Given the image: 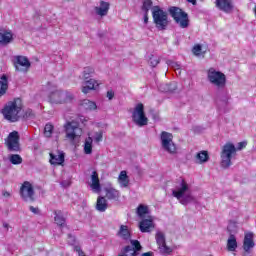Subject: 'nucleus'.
<instances>
[{"instance_id":"nucleus-9","label":"nucleus","mask_w":256,"mask_h":256,"mask_svg":"<svg viewBox=\"0 0 256 256\" xmlns=\"http://www.w3.org/2000/svg\"><path fill=\"white\" fill-rule=\"evenodd\" d=\"M20 197L24 201H35V188H33V184L29 181H24L20 187Z\"/></svg>"},{"instance_id":"nucleus-36","label":"nucleus","mask_w":256,"mask_h":256,"mask_svg":"<svg viewBox=\"0 0 256 256\" xmlns=\"http://www.w3.org/2000/svg\"><path fill=\"white\" fill-rule=\"evenodd\" d=\"M55 126L51 123H47L44 127V137H52Z\"/></svg>"},{"instance_id":"nucleus-42","label":"nucleus","mask_w":256,"mask_h":256,"mask_svg":"<svg viewBox=\"0 0 256 256\" xmlns=\"http://www.w3.org/2000/svg\"><path fill=\"white\" fill-rule=\"evenodd\" d=\"M149 63L151 65V67H156L159 65V59H157V58H155V56L151 55Z\"/></svg>"},{"instance_id":"nucleus-32","label":"nucleus","mask_w":256,"mask_h":256,"mask_svg":"<svg viewBox=\"0 0 256 256\" xmlns=\"http://www.w3.org/2000/svg\"><path fill=\"white\" fill-rule=\"evenodd\" d=\"M84 153L86 155H91L93 153V138H86L84 143Z\"/></svg>"},{"instance_id":"nucleus-3","label":"nucleus","mask_w":256,"mask_h":256,"mask_svg":"<svg viewBox=\"0 0 256 256\" xmlns=\"http://www.w3.org/2000/svg\"><path fill=\"white\" fill-rule=\"evenodd\" d=\"M73 94L69 91H63V90H54L48 94V102L51 103V105H63L65 103H72Z\"/></svg>"},{"instance_id":"nucleus-40","label":"nucleus","mask_w":256,"mask_h":256,"mask_svg":"<svg viewBox=\"0 0 256 256\" xmlns=\"http://www.w3.org/2000/svg\"><path fill=\"white\" fill-rule=\"evenodd\" d=\"M22 117L23 119H34L35 112L31 109H27L26 111H24Z\"/></svg>"},{"instance_id":"nucleus-31","label":"nucleus","mask_w":256,"mask_h":256,"mask_svg":"<svg viewBox=\"0 0 256 256\" xmlns=\"http://www.w3.org/2000/svg\"><path fill=\"white\" fill-rule=\"evenodd\" d=\"M130 243L133 247L132 251H130V256H137V252L143 249V246H141V242H139V240H130Z\"/></svg>"},{"instance_id":"nucleus-35","label":"nucleus","mask_w":256,"mask_h":256,"mask_svg":"<svg viewBox=\"0 0 256 256\" xmlns=\"http://www.w3.org/2000/svg\"><path fill=\"white\" fill-rule=\"evenodd\" d=\"M192 53L196 57H201V55H205V51H203V46H201V44L194 45L192 48Z\"/></svg>"},{"instance_id":"nucleus-43","label":"nucleus","mask_w":256,"mask_h":256,"mask_svg":"<svg viewBox=\"0 0 256 256\" xmlns=\"http://www.w3.org/2000/svg\"><path fill=\"white\" fill-rule=\"evenodd\" d=\"M101 141H103V132H97L95 137V142L101 143Z\"/></svg>"},{"instance_id":"nucleus-34","label":"nucleus","mask_w":256,"mask_h":256,"mask_svg":"<svg viewBox=\"0 0 256 256\" xmlns=\"http://www.w3.org/2000/svg\"><path fill=\"white\" fill-rule=\"evenodd\" d=\"M95 73V69L93 67H85L83 71V79L84 81H89L92 79L91 76Z\"/></svg>"},{"instance_id":"nucleus-7","label":"nucleus","mask_w":256,"mask_h":256,"mask_svg":"<svg viewBox=\"0 0 256 256\" xmlns=\"http://www.w3.org/2000/svg\"><path fill=\"white\" fill-rule=\"evenodd\" d=\"M132 121L138 127H145L149 123V119L145 116V106L143 103H138L132 113Z\"/></svg>"},{"instance_id":"nucleus-17","label":"nucleus","mask_w":256,"mask_h":256,"mask_svg":"<svg viewBox=\"0 0 256 256\" xmlns=\"http://www.w3.org/2000/svg\"><path fill=\"white\" fill-rule=\"evenodd\" d=\"M187 191H189V184H187L185 180H182L180 183V188H178L177 190H173L172 195L179 201L183 199Z\"/></svg>"},{"instance_id":"nucleus-18","label":"nucleus","mask_w":256,"mask_h":256,"mask_svg":"<svg viewBox=\"0 0 256 256\" xmlns=\"http://www.w3.org/2000/svg\"><path fill=\"white\" fill-rule=\"evenodd\" d=\"M253 247H255V242L253 241V233H246L244 236L243 249L246 253H249Z\"/></svg>"},{"instance_id":"nucleus-46","label":"nucleus","mask_w":256,"mask_h":256,"mask_svg":"<svg viewBox=\"0 0 256 256\" xmlns=\"http://www.w3.org/2000/svg\"><path fill=\"white\" fill-rule=\"evenodd\" d=\"M29 209H30L31 213H34V215H39V209L38 208L30 206Z\"/></svg>"},{"instance_id":"nucleus-38","label":"nucleus","mask_w":256,"mask_h":256,"mask_svg":"<svg viewBox=\"0 0 256 256\" xmlns=\"http://www.w3.org/2000/svg\"><path fill=\"white\" fill-rule=\"evenodd\" d=\"M10 162L12 165H21L23 163V158L18 154H12L10 156Z\"/></svg>"},{"instance_id":"nucleus-11","label":"nucleus","mask_w":256,"mask_h":256,"mask_svg":"<svg viewBox=\"0 0 256 256\" xmlns=\"http://www.w3.org/2000/svg\"><path fill=\"white\" fill-rule=\"evenodd\" d=\"M14 67L16 71H20L21 73H27L31 68V62L28 57L25 56H16Z\"/></svg>"},{"instance_id":"nucleus-13","label":"nucleus","mask_w":256,"mask_h":256,"mask_svg":"<svg viewBox=\"0 0 256 256\" xmlns=\"http://www.w3.org/2000/svg\"><path fill=\"white\" fill-rule=\"evenodd\" d=\"M6 147L9 151H20L19 146V132L13 131L11 132L6 140Z\"/></svg>"},{"instance_id":"nucleus-22","label":"nucleus","mask_w":256,"mask_h":256,"mask_svg":"<svg viewBox=\"0 0 256 256\" xmlns=\"http://www.w3.org/2000/svg\"><path fill=\"white\" fill-rule=\"evenodd\" d=\"M105 193V197L109 201H119V197H121V193L115 188H106Z\"/></svg>"},{"instance_id":"nucleus-28","label":"nucleus","mask_w":256,"mask_h":256,"mask_svg":"<svg viewBox=\"0 0 256 256\" xmlns=\"http://www.w3.org/2000/svg\"><path fill=\"white\" fill-rule=\"evenodd\" d=\"M81 107H83L86 111H95L97 109V104L94 101L89 99H84L80 103Z\"/></svg>"},{"instance_id":"nucleus-16","label":"nucleus","mask_w":256,"mask_h":256,"mask_svg":"<svg viewBox=\"0 0 256 256\" xmlns=\"http://www.w3.org/2000/svg\"><path fill=\"white\" fill-rule=\"evenodd\" d=\"M153 229H155V223L153 222V218H145L139 222V230L141 231V233H151Z\"/></svg>"},{"instance_id":"nucleus-24","label":"nucleus","mask_w":256,"mask_h":256,"mask_svg":"<svg viewBox=\"0 0 256 256\" xmlns=\"http://www.w3.org/2000/svg\"><path fill=\"white\" fill-rule=\"evenodd\" d=\"M9 89V77L6 74H3L0 77V97H3Z\"/></svg>"},{"instance_id":"nucleus-26","label":"nucleus","mask_w":256,"mask_h":256,"mask_svg":"<svg viewBox=\"0 0 256 256\" xmlns=\"http://www.w3.org/2000/svg\"><path fill=\"white\" fill-rule=\"evenodd\" d=\"M109 204L107 203V199L103 196H98L96 201V211L100 213H105L106 209H108Z\"/></svg>"},{"instance_id":"nucleus-19","label":"nucleus","mask_w":256,"mask_h":256,"mask_svg":"<svg viewBox=\"0 0 256 256\" xmlns=\"http://www.w3.org/2000/svg\"><path fill=\"white\" fill-rule=\"evenodd\" d=\"M109 7H111V4H109V2L101 1L100 6H96L94 8L96 15H99L100 17H105V15L109 13Z\"/></svg>"},{"instance_id":"nucleus-39","label":"nucleus","mask_w":256,"mask_h":256,"mask_svg":"<svg viewBox=\"0 0 256 256\" xmlns=\"http://www.w3.org/2000/svg\"><path fill=\"white\" fill-rule=\"evenodd\" d=\"M153 7V1L152 0H145L142 5V11L144 13H149L151 8Z\"/></svg>"},{"instance_id":"nucleus-5","label":"nucleus","mask_w":256,"mask_h":256,"mask_svg":"<svg viewBox=\"0 0 256 256\" xmlns=\"http://www.w3.org/2000/svg\"><path fill=\"white\" fill-rule=\"evenodd\" d=\"M172 19L179 25L181 29H187L189 27V14L183 11V9L172 6L168 9Z\"/></svg>"},{"instance_id":"nucleus-49","label":"nucleus","mask_w":256,"mask_h":256,"mask_svg":"<svg viewBox=\"0 0 256 256\" xmlns=\"http://www.w3.org/2000/svg\"><path fill=\"white\" fill-rule=\"evenodd\" d=\"M188 3H191L192 5H197V0H187Z\"/></svg>"},{"instance_id":"nucleus-21","label":"nucleus","mask_w":256,"mask_h":256,"mask_svg":"<svg viewBox=\"0 0 256 256\" xmlns=\"http://www.w3.org/2000/svg\"><path fill=\"white\" fill-rule=\"evenodd\" d=\"M85 86L82 87V93L87 95L90 91H95L99 87V83L95 79H89L85 81Z\"/></svg>"},{"instance_id":"nucleus-41","label":"nucleus","mask_w":256,"mask_h":256,"mask_svg":"<svg viewBox=\"0 0 256 256\" xmlns=\"http://www.w3.org/2000/svg\"><path fill=\"white\" fill-rule=\"evenodd\" d=\"M131 251H133V247H131L130 245L125 246V247L121 250V253L118 254V256H129V253H131Z\"/></svg>"},{"instance_id":"nucleus-12","label":"nucleus","mask_w":256,"mask_h":256,"mask_svg":"<svg viewBox=\"0 0 256 256\" xmlns=\"http://www.w3.org/2000/svg\"><path fill=\"white\" fill-rule=\"evenodd\" d=\"M64 129L66 131V139H70V141H75L77 138V131H81V128H79V123L75 121L67 122L64 125Z\"/></svg>"},{"instance_id":"nucleus-14","label":"nucleus","mask_w":256,"mask_h":256,"mask_svg":"<svg viewBox=\"0 0 256 256\" xmlns=\"http://www.w3.org/2000/svg\"><path fill=\"white\" fill-rule=\"evenodd\" d=\"M215 6L219 11H223V13H233V9H235V4L233 0H215Z\"/></svg>"},{"instance_id":"nucleus-6","label":"nucleus","mask_w":256,"mask_h":256,"mask_svg":"<svg viewBox=\"0 0 256 256\" xmlns=\"http://www.w3.org/2000/svg\"><path fill=\"white\" fill-rule=\"evenodd\" d=\"M208 81L218 89H225L227 85V76L221 71L215 70V68H209L207 72Z\"/></svg>"},{"instance_id":"nucleus-48","label":"nucleus","mask_w":256,"mask_h":256,"mask_svg":"<svg viewBox=\"0 0 256 256\" xmlns=\"http://www.w3.org/2000/svg\"><path fill=\"white\" fill-rule=\"evenodd\" d=\"M3 197H11V193L8 191L3 192Z\"/></svg>"},{"instance_id":"nucleus-37","label":"nucleus","mask_w":256,"mask_h":256,"mask_svg":"<svg viewBox=\"0 0 256 256\" xmlns=\"http://www.w3.org/2000/svg\"><path fill=\"white\" fill-rule=\"evenodd\" d=\"M147 213H149V207L140 204L137 208V214L138 216H140L141 218L145 217V215H147Z\"/></svg>"},{"instance_id":"nucleus-47","label":"nucleus","mask_w":256,"mask_h":256,"mask_svg":"<svg viewBox=\"0 0 256 256\" xmlns=\"http://www.w3.org/2000/svg\"><path fill=\"white\" fill-rule=\"evenodd\" d=\"M144 23L145 24L149 23V12H144Z\"/></svg>"},{"instance_id":"nucleus-51","label":"nucleus","mask_w":256,"mask_h":256,"mask_svg":"<svg viewBox=\"0 0 256 256\" xmlns=\"http://www.w3.org/2000/svg\"><path fill=\"white\" fill-rule=\"evenodd\" d=\"M180 203H181L182 205H187V201H186V200H181Z\"/></svg>"},{"instance_id":"nucleus-20","label":"nucleus","mask_w":256,"mask_h":256,"mask_svg":"<svg viewBox=\"0 0 256 256\" xmlns=\"http://www.w3.org/2000/svg\"><path fill=\"white\" fill-rule=\"evenodd\" d=\"M117 237H120L123 241H131V231H129V226L121 225L117 232Z\"/></svg>"},{"instance_id":"nucleus-50","label":"nucleus","mask_w":256,"mask_h":256,"mask_svg":"<svg viewBox=\"0 0 256 256\" xmlns=\"http://www.w3.org/2000/svg\"><path fill=\"white\" fill-rule=\"evenodd\" d=\"M3 227H4L5 229H9V224H8V223H4V224H3Z\"/></svg>"},{"instance_id":"nucleus-15","label":"nucleus","mask_w":256,"mask_h":256,"mask_svg":"<svg viewBox=\"0 0 256 256\" xmlns=\"http://www.w3.org/2000/svg\"><path fill=\"white\" fill-rule=\"evenodd\" d=\"M13 31L10 29L1 28L0 29V45L6 46L13 43Z\"/></svg>"},{"instance_id":"nucleus-8","label":"nucleus","mask_w":256,"mask_h":256,"mask_svg":"<svg viewBox=\"0 0 256 256\" xmlns=\"http://www.w3.org/2000/svg\"><path fill=\"white\" fill-rule=\"evenodd\" d=\"M161 145L167 153H177V146L173 142V134L162 131L160 135Z\"/></svg>"},{"instance_id":"nucleus-23","label":"nucleus","mask_w":256,"mask_h":256,"mask_svg":"<svg viewBox=\"0 0 256 256\" xmlns=\"http://www.w3.org/2000/svg\"><path fill=\"white\" fill-rule=\"evenodd\" d=\"M51 165H63L65 163V154L58 152V154L50 153Z\"/></svg>"},{"instance_id":"nucleus-52","label":"nucleus","mask_w":256,"mask_h":256,"mask_svg":"<svg viewBox=\"0 0 256 256\" xmlns=\"http://www.w3.org/2000/svg\"><path fill=\"white\" fill-rule=\"evenodd\" d=\"M176 69H181V65L177 64Z\"/></svg>"},{"instance_id":"nucleus-45","label":"nucleus","mask_w":256,"mask_h":256,"mask_svg":"<svg viewBox=\"0 0 256 256\" xmlns=\"http://www.w3.org/2000/svg\"><path fill=\"white\" fill-rule=\"evenodd\" d=\"M247 147V142H239L238 147L236 148L237 151H241V149H245Z\"/></svg>"},{"instance_id":"nucleus-27","label":"nucleus","mask_w":256,"mask_h":256,"mask_svg":"<svg viewBox=\"0 0 256 256\" xmlns=\"http://www.w3.org/2000/svg\"><path fill=\"white\" fill-rule=\"evenodd\" d=\"M54 221L58 227H65L67 220L65 216H63V212L61 210H54Z\"/></svg>"},{"instance_id":"nucleus-1","label":"nucleus","mask_w":256,"mask_h":256,"mask_svg":"<svg viewBox=\"0 0 256 256\" xmlns=\"http://www.w3.org/2000/svg\"><path fill=\"white\" fill-rule=\"evenodd\" d=\"M23 109V105L21 104V99L16 98L13 101H9L2 109V115H4V119L10 121V123H17L21 116V110Z\"/></svg>"},{"instance_id":"nucleus-33","label":"nucleus","mask_w":256,"mask_h":256,"mask_svg":"<svg viewBox=\"0 0 256 256\" xmlns=\"http://www.w3.org/2000/svg\"><path fill=\"white\" fill-rule=\"evenodd\" d=\"M196 159L199 161V163H207L209 161V152L201 151L197 153Z\"/></svg>"},{"instance_id":"nucleus-29","label":"nucleus","mask_w":256,"mask_h":256,"mask_svg":"<svg viewBox=\"0 0 256 256\" xmlns=\"http://www.w3.org/2000/svg\"><path fill=\"white\" fill-rule=\"evenodd\" d=\"M227 250L232 252L237 251V238L233 234H230L227 240Z\"/></svg>"},{"instance_id":"nucleus-44","label":"nucleus","mask_w":256,"mask_h":256,"mask_svg":"<svg viewBox=\"0 0 256 256\" xmlns=\"http://www.w3.org/2000/svg\"><path fill=\"white\" fill-rule=\"evenodd\" d=\"M106 97L107 99H109V101L113 100V98L115 97V92L113 90H108L106 93Z\"/></svg>"},{"instance_id":"nucleus-2","label":"nucleus","mask_w":256,"mask_h":256,"mask_svg":"<svg viewBox=\"0 0 256 256\" xmlns=\"http://www.w3.org/2000/svg\"><path fill=\"white\" fill-rule=\"evenodd\" d=\"M237 155V147L234 146L233 143L227 142L221 150L220 157H221V167L223 169H229L233 165L231 159H233Z\"/></svg>"},{"instance_id":"nucleus-25","label":"nucleus","mask_w":256,"mask_h":256,"mask_svg":"<svg viewBox=\"0 0 256 256\" xmlns=\"http://www.w3.org/2000/svg\"><path fill=\"white\" fill-rule=\"evenodd\" d=\"M91 189L92 191H101V182L99 181V173L97 171H93L91 175Z\"/></svg>"},{"instance_id":"nucleus-30","label":"nucleus","mask_w":256,"mask_h":256,"mask_svg":"<svg viewBox=\"0 0 256 256\" xmlns=\"http://www.w3.org/2000/svg\"><path fill=\"white\" fill-rule=\"evenodd\" d=\"M118 179L122 187H129V176L127 175V171H121Z\"/></svg>"},{"instance_id":"nucleus-4","label":"nucleus","mask_w":256,"mask_h":256,"mask_svg":"<svg viewBox=\"0 0 256 256\" xmlns=\"http://www.w3.org/2000/svg\"><path fill=\"white\" fill-rule=\"evenodd\" d=\"M152 17L154 24L159 31H165L169 26V16L167 15V12L161 9V7L154 6L152 8Z\"/></svg>"},{"instance_id":"nucleus-10","label":"nucleus","mask_w":256,"mask_h":256,"mask_svg":"<svg viewBox=\"0 0 256 256\" xmlns=\"http://www.w3.org/2000/svg\"><path fill=\"white\" fill-rule=\"evenodd\" d=\"M155 239L158 245V249L162 255H171V253H173L171 247L167 246V242L165 241V234H163V232H157Z\"/></svg>"}]
</instances>
